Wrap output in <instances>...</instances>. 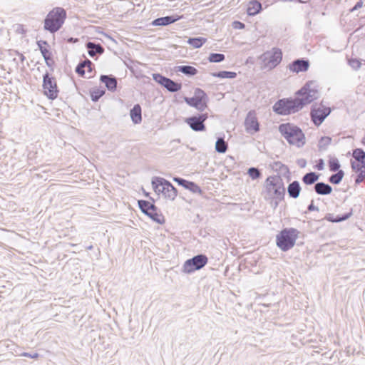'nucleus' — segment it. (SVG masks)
<instances>
[{"instance_id": "nucleus-27", "label": "nucleus", "mask_w": 365, "mask_h": 365, "mask_svg": "<svg viewBox=\"0 0 365 365\" xmlns=\"http://www.w3.org/2000/svg\"><path fill=\"white\" fill-rule=\"evenodd\" d=\"M206 41L207 39L203 37L189 38L187 41V43L195 48H200Z\"/></svg>"}, {"instance_id": "nucleus-48", "label": "nucleus", "mask_w": 365, "mask_h": 365, "mask_svg": "<svg viewBox=\"0 0 365 365\" xmlns=\"http://www.w3.org/2000/svg\"><path fill=\"white\" fill-rule=\"evenodd\" d=\"M233 26L235 29H242L245 28V24L240 21H234Z\"/></svg>"}, {"instance_id": "nucleus-32", "label": "nucleus", "mask_w": 365, "mask_h": 365, "mask_svg": "<svg viewBox=\"0 0 365 365\" xmlns=\"http://www.w3.org/2000/svg\"><path fill=\"white\" fill-rule=\"evenodd\" d=\"M331 138L328 136L322 137L319 141L318 147L320 150H325L331 144Z\"/></svg>"}, {"instance_id": "nucleus-17", "label": "nucleus", "mask_w": 365, "mask_h": 365, "mask_svg": "<svg viewBox=\"0 0 365 365\" xmlns=\"http://www.w3.org/2000/svg\"><path fill=\"white\" fill-rule=\"evenodd\" d=\"M182 16L179 15H173V16H167L164 17H160L156 19H155L152 24L153 26H168L169 24H171L173 23L176 22L178 20H180L182 19Z\"/></svg>"}, {"instance_id": "nucleus-52", "label": "nucleus", "mask_w": 365, "mask_h": 365, "mask_svg": "<svg viewBox=\"0 0 365 365\" xmlns=\"http://www.w3.org/2000/svg\"><path fill=\"white\" fill-rule=\"evenodd\" d=\"M325 219L329 222H334V217L331 214H328L327 215H326Z\"/></svg>"}, {"instance_id": "nucleus-18", "label": "nucleus", "mask_w": 365, "mask_h": 365, "mask_svg": "<svg viewBox=\"0 0 365 365\" xmlns=\"http://www.w3.org/2000/svg\"><path fill=\"white\" fill-rule=\"evenodd\" d=\"M100 81L103 83L108 91H114L117 88V79L112 75H101Z\"/></svg>"}, {"instance_id": "nucleus-39", "label": "nucleus", "mask_w": 365, "mask_h": 365, "mask_svg": "<svg viewBox=\"0 0 365 365\" xmlns=\"http://www.w3.org/2000/svg\"><path fill=\"white\" fill-rule=\"evenodd\" d=\"M352 215V210L348 213H346L343 215H337L336 217H334V222H340L344 220H346Z\"/></svg>"}, {"instance_id": "nucleus-31", "label": "nucleus", "mask_w": 365, "mask_h": 365, "mask_svg": "<svg viewBox=\"0 0 365 365\" xmlns=\"http://www.w3.org/2000/svg\"><path fill=\"white\" fill-rule=\"evenodd\" d=\"M344 175V173L343 170H338L336 173L331 175L329 178V181L334 185H338L342 180Z\"/></svg>"}, {"instance_id": "nucleus-41", "label": "nucleus", "mask_w": 365, "mask_h": 365, "mask_svg": "<svg viewBox=\"0 0 365 365\" xmlns=\"http://www.w3.org/2000/svg\"><path fill=\"white\" fill-rule=\"evenodd\" d=\"M85 64L83 63V61H81L78 64V66L76 68V72L81 76H83L85 75Z\"/></svg>"}, {"instance_id": "nucleus-28", "label": "nucleus", "mask_w": 365, "mask_h": 365, "mask_svg": "<svg viewBox=\"0 0 365 365\" xmlns=\"http://www.w3.org/2000/svg\"><path fill=\"white\" fill-rule=\"evenodd\" d=\"M227 143L223 138H218L215 143V150L219 153H225L227 150Z\"/></svg>"}, {"instance_id": "nucleus-16", "label": "nucleus", "mask_w": 365, "mask_h": 365, "mask_svg": "<svg viewBox=\"0 0 365 365\" xmlns=\"http://www.w3.org/2000/svg\"><path fill=\"white\" fill-rule=\"evenodd\" d=\"M309 67V62L307 59L304 58H299L294 60L292 63L289 65V70L297 73L307 71Z\"/></svg>"}, {"instance_id": "nucleus-35", "label": "nucleus", "mask_w": 365, "mask_h": 365, "mask_svg": "<svg viewBox=\"0 0 365 365\" xmlns=\"http://www.w3.org/2000/svg\"><path fill=\"white\" fill-rule=\"evenodd\" d=\"M247 174L252 180H257L262 176L261 171L255 167L250 168L247 170Z\"/></svg>"}, {"instance_id": "nucleus-4", "label": "nucleus", "mask_w": 365, "mask_h": 365, "mask_svg": "<svg viewBox=\"0 0 365 365\" xmlns=\"http://www.w3.org/2000/svg\"><path fill=\"white\" fill-rule=\"evenodd\" d=\"M66 18V10L61 7H55L45 18L43 28L46 31L54 34L62 27Z\"/></svg>"}, {"instance_id": "nucleus-29", "label": "nucleus", "mask_w": 365, "mask_h": 365, "mask_svg": "<svg viewBox=\"0 0 365 365\" xmlns=\"http://www.w3.org/2000/svg\"><path fill=\"white\" fill-rule=\"evenodd\" d=\"M211 75L213 77L220 78H235L237 76V73L235 72L227 71L212 73Z\"/></svg>"}, {"instance_id": "nucleus-38", "label": "nucleus", "mask_w": 365, "mask_h": 365, "mask_svg": "<svg viewBox=\"0 0 365 365\" xmlns=\"http://www.w3.org/2000/svg\"><path fill=\"white\" fill-rule=\"evenodd\" d=\"M153 78L155 82H157L159 84H160L161 86H164V85L168 78L163 76V75H161L160 73H153Z\"/></svg>"}, {"instance_id": "nucleus-12", "label": "nucleus", "mask_w": 365, "mask_h": 365, "mask_svg": "<svg viewBox=\"0 0 365 365\" xmlns=\"http://www.w3.org/2000/svg\"><path fill=\"white\" fill-rule=\"evenodd\" d=\"M262 58L264 61H268L270 67L274 68L282 61V52L278 48H273L271 51L265 52Z\"/></svg>"}, {"instance_id": "nucleus-2", "label": "nucleus", "mask_w": 365, "mask_h": 365, "mask_svg": "<svg viewBox=\"0 0 365 365\" xmlns=\"http://www.w3.org/2000/svg\"><path fill=\"white\" fill-rule=\"evenodd\" d=\"M266 199L282 200L285 194V188L282 178L279 175L268 177L264 182Z\"/></svg>"}, {"instance_id": "nucleus-44", "label": "nucleus", "mask_w": 365, "mask_h": 365, "mask_svg": "<svg viewBox=\"0 0 365 365\" xmlns=\"http://www.w3.org/2000/svg\"><path fill=\"white\" fill-rule=\"evenodd\" d=\"M83 63L85 64L86 68H87V71L88 73H91L93 68V63L90 60L86 59L85 61H83Z\"/></svg>"}, {"instance_id": "nucleus-37", "label": "nucleus", "mask_w": 365, "mask_h": 365, "mask_svg": "<svg viewBox=\"0 0 365 365\" xmlns=\"http://www.w3.org/2000/svg\"><path fill=\"white\" fill-rule=\"evenodd\" d=\"M329 167L330 171H331V172H336V171L338 172V170H339L340 163H339L338 159L337 158L331 159L329 161Z\"/></svg>"}, {"instance_id": "nucleus-20", "label": "nucleus", "mask_w": 365, "mask_h": 365, "mask_svg": "<svg viewBox=\"0 0 365 365\" xmlns=\"http://www.w3.org/2000/svg\"><path fill=\"white\" fill-rule=\"evenodd\" d=\"M130 118L134 124H139L142 121V109L139 104H135L130 111Z\"/></svg>"}, {"instance_id": "nucleus-57", "label": "nucleus", "mask_w": 365, "mask_h": 365, "mask_svg": "<svg viewBox=\"0 0 365 365\" xmlns=\"http://www.w3.org/2000/svg\"><path fill=\"white\" fill-rule=\"evenodd\" d=\"M86 249L88 250H92L93 249V245H89L88 247H87Z\"/></svg>"}, {"instance_id": "nucleus-55", "label": "nucleus", "mask_w": 365, "mask_h": 365, "mask_svg": "<svg viewBox=\"0 0 365 365\" xmlns=\"http://www.w3.org/2000/svg\"><path fill=\"white\" fill-rule=\"evenodd\" d=\"M20 59H21V61L22 62L24 61L25 57L24 56V55H23V54H21V55H20Z\"/></svg>"}, {"instance_id": "nucleus-45", "label": "nucleus", "mask_w": 365, "mask_h": 365, "mask_svg": "<svg viewBox=\"0 0 365 365\" xmlns=\"http://www.w3.org/2000/svg\"><path fill=\"white\" fill-rule=\"evenodd\" d=\"M365 179V171L361 170V172L358 174L355 183L356 184H360L363 182V180Z\"/></svg>"}, {"instance_id": "nucleus-5", "label": "nucleus", "mask_w": 365, "mask_h": 365, "mask_svg": "<svg viewBox=\"0 0 365 365\" xmlns=\"http://www.w3.org/2000/svg\"><path fill=\"white\" fill-rule=\"evenodd\" d=\"M299 234V232L295 228L283 229L277 235V246L284 252L289 250L294 246Z\"/></svg>"}, {"instance_id": "nucleus-56", "label": "nucleus", "mask_w": 365, "mask_h": 365, "mask_svg": "<svg viewBox=\"0 0 365 365\" xmlns=\"http://www.w3.org/2000/svg\"><path fill=\"white\" fill-rule=\"evenodd\" d=\"M361 143H362L363 145H365V136L362 138Z\"/></svg>"}, {"instance_id": "nucleus-54", "label": "nucleus", "mask_w": 365, "mask_h": 365, "mask_svg": "<svg viewBox=\"0 0 365 365\" xmlns=\"http://www.w3.org/2000/svg\"><path fill=\"white\" fill-rule=\"evenodd\" d=\"M299 165L301 168H304L306 165V161L304 160H299Z\"/></svg>"}, {"instance_id": "nucleus-26", "label": "nucleus", "mask_w": 365, "mask_h": 365, "mask_svg": "<svg viewBox=\"0 0 365 365\" xmlns=\"http://www.w3.org/2000/svg\"><path fill=\"white\" fill-rule=\"evenodd\" d=\"M319 179V175L314 172L306 173L302 177V182L306 185H312L315 183Z\"/></svg>"}, {"instance_id": "nucleus-7", "label": "nucleus", "mask_w": 365, "mask_h": 365, "mask_svg": "<svg viewBox=\"0 0 365 365\" xmlns=\"http://www.w3.org/2000/svg\"><path fill=\"white\" fill-rule=\"evenodd\" d=\"M207 260V257L205 255H197L185 262L182 271L187 274L192 273L205 267Z\"/></svg>"}, {"instance_id": "nucleus-11", "label": "nucleus", "mask_w": 365, "mask_h": 365, "mask_svg": "<svg viewBox=\"0 0 365 365\" xmlns=\"http://www.w3.org/2000/svg\"><path fill=\"white\" fill-rule=\"evenodd\" d=\"M208 118L207 113L193 115L185 119V123L195 131H204L205 130V121Z\"/></svg>"}, {"instance_id": "nucleus-33", "label": "nucleus", "mask_w": 365, "mask_h": 365, "mask_svg": "<svg viewBox=\"0 0 365 365\" xmlns=\"http://www.w3.org/2000/svg\"><path fill=\"white\" fill-rule=\"evenodd\" d=\"M225 56L222 53H212L208 57V60L212 63H220L225 60Z\"/></svg>"}, {"instance_id": "nucleus-51", "label": "nucleus", "mask_w": 365, "mask_h": 365, "mask_svg": "<svg viewBox=\"0 0 365 365\" xmlns=\"http://www.w3.org/2000/svg\"><path fill=\"white\" fill-rule=\"evenodd\" d=\"M324 160L322 159H319L316 167H317V170H322L324 169Z\"/></svg>"}, {"instance_id": "nucleus-10", "label": "nucleus", "mask_w": 365, "mask_h": 365, "mask_svg": "<svg viewBox=\"0 0 365 365\" xmlns=\"http://www.w3.org/2000/svg\"><path fill=\"white\" fill-rule=\"evenodd\" d=\"M330 108L324 107L321 104L317 108L312 106L310 115L314 125H319L323 123L324 119L330 114Z\"/></svg>"}, {"instance_id": "nucleus-25", "label": "nucleus", "mask_w": 365, "mask_h": 365, "mask_svg": "<svg viewBox=\"0 0 365 365\" xmlns=\"http://www.w3.org/2000/svg\"><path fill=\"white\" fill-rule=\"evenodd\" d=\"M176 71L181 72L188 76H195L197 73V70L191 66H179L176 67Z\"/></svg>"}, {"instance_id": "nucleus-40", "label": "nucleus", "mask_w": 365, "mask_h": 365, "mask_svg": "<svg viewBox=\"0 0 365 365\" xmlns=\"http://www.w3.org/2000/svg\"><path fill=\"white\" fill-rule=\"evenodd\" d=\"M349 65L354 69L358 70L361 65V63L359 60L356 58H351L349 60Z\"/></svg>"}, {"instance_id": "nucleus-46", "label": "nucleus", "mask_w": 365, "mask_h": 365, "mask_svg": "<svg viewBox=\"0 0 365 365\" xmlns=\"http://www.w3.org/2000/svg\"><path fill=\"white\" fill-rule=\"evenodd\" d=\"M21 356L29 357L31 359H37L39 357V354L36 352L34 353H29V352H23L20 354Z\"/></svg>"}, {"instance_id": "nucleus-43", "label": "nucleus", "mask_w": 365, "mask_h": 365, "mask_svg": "<svg viewBox=\"0 0 365 365\" xmlns=\"http://www.w3.org/2000/svg\"><path fill=\"white\" fill-rule=\"evenodd\" d=\"M41 53L44 60H51V53L46 48L41 49Z\"/></svg>"}, {"instance_id": "nucleus-19", "label": "nucleus", "mask_w": 365, "mask_h": 365, "mask_svg": "<svg viewBox=\"0 0 365 365\" xmlns=\"http://www.w3.org/2000/svg\"><path fill=\"white\" fill-rule=\"evenodd\" d=\"M88 55L94 57L96 55H101L104 52V48L100 43L88 41L86 44Z\"/></svg>"}, {"instance_id": "nucleus-36", "label": "nucleus", "mask_w": 365, "mask_h": 365, "mask_svg": "<svg viewBox=\"0 0 365 365\" xmlns=\"http://www.w3.org/2000/svg\"><path fill=\"white\" fill-rule=\"evenodd\" d=\"M105 91L102 89H96L91 91V97L93 101H98L105 94Z\"/></svg>"}, {"instance_id": "nucleus-42", "label": "nucleus", "mask_w": 365, "mask_h": 365, "mask_svg": "<svg viewBox=\"0 0 365 365\" xmlns=\"http://www.w3.org/2000/svg\"><path fill=\"white\" fill-rule=\"evenodd\" d=\"M365 168V165L362 164L361 163H355L351 162V168L353 170L356 172H361V170H363V168Z\"/></svg>"}, {"instance_id": "nucleus-30", "label": "nucleus", "mask_w": 365, "mask_h": 365, "mask_svg": "<svg viewBox=\"0 0 365 365\" xmlns=\"http://www.w3.org/2000/svg\"><path fill=\"white\" fill-rule=\"evenodd\" d=\"M353 158L359 163L365 165V152L361 148H356L353 151Z\"/></svg>"}, {"instance_id": "nucleus-15", "label": "nucleus", "mask_w": 365, "mask_h": 365, "mask_svg": "<svg viewBox=\"0 0 365 365\" xmlns=\"http://www.w3.org/2000/svg\"><path fill=\"white\" fill-rule=\"evenodd\" d=\"M173 180L176 182L179 185L185 187L187 190H189L192 193H202V190L200 186H198L196 183L194 182L188 181L185 179L179 178V177H175L173 178Z\"/></svg>"}, {"instance_id": "nucleus-53", "label": "nucleus", "mask_w": 365, "mask_h": 365, "mask_svg": "<svg viewBox=\"0 0 365 365\" xmlns=\"http://www.w3.org/2000/svg\"><path fill=\"white\" fill-rule=\"evenodd\" d=\"M46 61V63L48 66H51L52 64L53 63V61L52 60V58L51 57V60H45Z\"/></svg>"}, {"instance_id": "nucleus-34", "label": "nucleus", "mask_w": 365, "mask_h": 365, "mask_svg": "<svg viewBox=\"0 0 365 365\" xmlns=\"http://www.w3.org/2000/svg\"><path fill=\"white\" fill-rule=\"evenodd\" d=\"M160 179H163V178H160V177H154L152 179V186H153V188L154 190V191L158 194H163V189H162V187L163 185H158V182H157V180H159Z\"/></svg>"}, {"instance_id": "nucleus-47", "label": "nucleus", "mask_w": 365, "mask_h": 365, "mask_svg": "<svg viewBox=\"0 0 365 365\" xmlns=\"http://www.w3.org/2000/svg\"><path fill=\"white\" fill-rule=\"evenodd\" d=\"M363 6V1L362 0H359L356 4L355 6L351 9V11L353 12L354 11H356L359 9H361V7Z\"/></svg>"}, {"instance_id": "nucleus-6", "label": "nucleus", "mask_w": 365, "mask_h": 365, "mask_svg": "<svg viewBox=\"0 0 365 365\" xmlns=\"http://www.w3.org/2000/svg\"><path fill=\"white\" fill-rule=\"evenodd\" d=\"M138 204L140 210L154 222L159 224L163 223V216L161 214L158 213V208L153 203L147 200H139L138 201Z\"/></svg>"}, {"instance_id": "nucleus-49", "label": "nucleus", "mask_w": 365, "mask_h": 365, "mask_svg": "<svg viewBox=\"0 0 365 365\" xmlns=\"http://www.w3.org/2000/svg\"><path fill=\"white\" fill-rule=\"evenodd\" d=\"M37 44L39 48V50L41 51V49L46 48L45 46L48 45V43L46 41H38L37 42Z\"/></svg>"}, {"instance_id": "nucleus-50", "label": "nucleus", "mask_w": 365, "mask_h": 365, "mask_svg": "<svg viewBox=\"0 0 365 365\" xmlns=\"http://www.w3.org/2000/svg\"><path fill=\"white\" fill-rule=\"evenodd\" d=\"M307 209L309 211H319V208L314 205L313 200H312V202L309 205Z\"/></svg>"}, {"instance_id": "nucleus-14", "label": "nucleus", "mask_w": 365, "mask_h": 365, "mask_svg": "<svg viewBox=\"0 0 365 365\" xmlns=\"http://www.w3.org/2000/svg\"><path fill=\"white\" fill-rule=\"evenodd\" d=\"M245 125L248 133H252L259 130V123L255 111H250L245 120Z\"/></svg>"}, {"instance_id": "nucleus-8", "label": "nucleus", "mask_w": 365, "mask_h": 365, "mask_svg": "<svg viewBox=\"0 0 365 365\" xmlns=\"http://www.w3.org/2000/svg\"><path fill=\"white\" fill-rule=\"evenodd\" d=\"M207 94L204 91L197 88L195 92V96L192 98H185V101L189 106L197 108L200 111H203L206 107Z\"/></svg>"}, {"instance_id": "nucleus-22", "label": "nucleus", "mask_w": 365, "mask_h": 365, "mask_svg": "<svg viewBox=\"0 0 365 365\" xmlns=\"http://www.w3.org/2000/svg\"><path fill=\"white\" fill-rule=\"evenodd\" d=\"M301 187L297 180H294L289 183L287 187V192L290 197L296 199L299 196Z\"/></svg>"}, {"instance_id": "nucleus-9", "label": "nucleus", "mask_w": 365, "mask_h": 365, "mask_svg": "<svg viewBox=\"0 0 365 365\" xmlns=\"http://www.w3.org/2000/svg\"><path fill=\"white\" fill-rule=\"evenodd\" d=\"M43 88L45 95L50 99H55L58 96V90L54 78L50 77L48 72L43 76Z\"/></svg>"}, {"instance_id": "nucleus-23", "label": "nucleus", "mask_w": 365, "mask_h": 365, "mask_svg": "<svg viewBox=\"0 0 365 365\" xmlns=\"http://www.w3.org/2000/svg\"><path fill=\"white\" fill-rule=\"evenodd\" d=\"M262 10V4L257 0H252L249 3L247 7V14L249 16H255Z\"/></svg>"}, {"instance_id": "nucleus-1", "label": "nucleus", "mask_w": 365, "mask_h": 365, "mask_svg": "<svg viewBox=\"0 0 365 365\" xmlns=\"http://www.w3.org/2000/svg\"><path fill=\"white\" fill-rule=\"evenodd\" d=\"M298 97L294 99L282 98L277 101L273 106V110L279 115L294 113L311 103L319 96L317 85L314 81L307 82L297 92Z\"/></svg>"}, {"instance_id": "nucleus-58", "label": "nucleus", "mask_w": 365, "mask_h": 365, "mask_svg": "<svg viewBox=\"0 0 365 365\" xmlns=\"http://www.w3.org/2000/svg\"><path fill=\"white\" fill-rule=\"evenodd\" d=\"M282 165V163H281L280 162H277V163H276V165Z\"/></svg>"}, {"instance_id": "nucleus-3", "label": "nucleus", "mask_w": 365, "mask_h": 365, "mask_svg": "<svg viewBox=\"0 0 365 365\" xmlns=\"http://www.w3.org/2000/svg\"><path fill=\"white\" fill-rule=\"evenodd\" d=\"M279 131L291 145L301 148L305 144V136L302 130L297 126L290 123L281 124Z\"/></svg>"}, {"instance_id": "nucleus-21", "label": "nucleus", "mask_w": 365, "mask_h": 365, "mask_svg": "<svg viewBox=\"0 0 365 365\" xmlns=\"http://www.w3.org/2000/svg\"><path fill=\"white\" fill-rule=\"evenodd\" d=\"M314 191L318 195H327L332 192V187L329 184L319 182L314 184Z\"/></svg>"}, {"instance_id": "nucleus-13", "label": "nucleus", "mask_w": 365, "mask_h": 365, "mask_svg": "<svg viewBox=\"0 0 365 365\" xmlns=\"http://www.w3.org/2000/svg\"><path fill=\"white\" fill-rule=\"evenodd\" d=\"M159 185H163L162 189H163V194L165 198L174 200L178 195L177 189L167 180L165 179H160L157 180Z\"/></svg>"}, {"instance_id": "nucleus-24", "label": "nucleus", "mask_w": 365, "mask_h": 365, "mask_svg": "<svg viewBox=\"0 0 365 365\" xmlns=\"http://www.w3.org/2000/svg\"><path fill=\"white\" fill-rule=\"evenodd\" d=\"M168 91L174 93L180 91L182 88V84L168 78L164 86Z\"/></svg>"}]
</instances>
